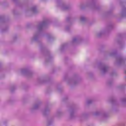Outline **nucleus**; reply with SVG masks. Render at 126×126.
<instances>
[{
	"mask_svg": "<svg viewBox=\"0 0 126 126\" xmlns=\"http://www.w3.org/2000/svg\"><path fill=\"white\" fill-rule=\"evenodd\" d=\"M49 24V20H46L43 21L42 22L39 23L36 27V29L37 30V33L34 34L33 38H32V41H37L39 37H40V34L43 32L44 28L45 26H47Z\"/></svg>",
	"mask_w": 126,
	"mask_h": 126,
	"instance_id": "nucleus-1",
	"label": "nucleus"
},
{
	"mask_svg": "<svg viewBox=\"0 0 126 126\" xmlns=\"http://www.w3.org/2000/svg\"><path fill=\"white\" fill-rule=\"evenodd\" d=\"M99 68L100 69L102 74H105L108 70H109V67L107 65L99 63L98 64Z\"/></svg>",
	"mask_w": 126,
	"mask_h": 126,
	"instance_id": "nucleus-2",
	"label": "nucleus"
},
{
	"mask_svg": "<svg viewBox=\"0 0 126 126\" xmlns=\"http://www.w3.org/2000/svg\"><path fill=\"white\" fill-rule=\"evenodd\" d=\"M120 5L122 7V11L121 13V15L122 17H126V8L125 5H126V3L122 2L121 3Z\"/></svg>",
	"mask_w": 126,
	"mask_h": 126,
	"instance_id": "nucleus-3",
	"label": "nucleus"
},
{
	"mask_svg": "<svg viewBox=\"0 0 126 126\" xmlns=\"http://www.w3.org/2000/svg\"><path fill=\"white\" fill-rule=\"evenodd\" d=\"M57 5L61 8L62 10H68V9L70 8L69 6H66L65 4L63 3L58 2Z\"/></svg>",
	"mask_w": 126,
	"mask_h": 126,
	"instance_id": "nucleus-4",
	"label": "nucleus"
},
{
	"mask_svg": "<svg viewBox=\"0 0 126 126\" xmlns=\"http://www.w3.org/2000/svg\"><path fill=\"white\" fill-rule=\"evenodd\" d=\"M100 115H102L103 119L108 118V114L106 113H101L100 111H96L93 113V115L95 117H98V116H100Z\"/></svg>",
	"mask_w": 126,
	"mask_h": 126,
	"instance_id": "nucleus-5",
	"label": "nucleus"
},
{
	"mask_svg": "<svg viewBox=\"0 0 126 126\" xmlns=\"http://www.w3.org/2000/svg\"><path fill=\"white\" fill-rule=\"evenodd\" d=\"M21 73L24 75H27V76H31L32 75V72L28 69H22L21 70Z\"/></svg>",
	"mask_w": 126,
	"mask_h": 126,
	"instance_id": "nucleus-6",
	"label": "nucleus"
},
{
	"mask_svg": "<svg viewBox=\"0 0 126 126\" xmlns=\"http://www.w3.org/2000/svg\"><path fill=\"white\" fill-rule=\"evenodd\" d=\"M125 63V59L122 57H118L116 59V63L117 64H123Z\"/></svg>",
	"mask_w": 126,
	"mask_h": 126,
	"instance_id": "nucleus-7",
	"label": "nucleus"
},
{
	"mask_svg": "<svg viewBox=\"0 0 126 126\" xmlns=\"http://www.w3.org/2000/svg\"><path fill=\"white\" fill-rule=\"evenodd\" d=\"M67 83L69 85H76L77 84V80L75 78L70 79L67 81Z\"/></svg>",
	"mask_w": 126,
	"mask_h": 126,
	"instance_id": "nucleus-8",
	"label": "nucleus"
},
{
	"mask_svg": "<svg viewBox=\"0 0 126 126\" xmlns=\"http://www.w3.org/2000/svg\"><path fill=\"white\" fill-rule=\"evenodd\" d=\"M51 111V108L49 107L48 106L45 107L44 109L42 111L43 114L44 115V116H46L47 114H48V113H50Z\"/></svg>",
	"mask_w": 126,
	"mask_h": 126,
	"instance_id": "nucleus-9",
	"label": "nucleus"
},
{
	"mask_svg": "<svg viewBox=\"0 0 126 126\" xmlns=\"http://www.w3.org/2000/svg\"><path fill=\"white\" fill-rule=\"evenodd\" d=\"M40 102L35 103L31 109L32 112H33V111H34V110H37V109H39V107H40Z\"/></svg>",
	"mask_w": 126,
	"mask_h": 126,
	"instance_id": "nucleus-10",
	"label": "nucleus"
},
{
	"mask_svg": "<svg viewBox=\"0 0 126 126\" xmlns=\"http://www.w3.org/2000/svg\"><path fill=\"white\" fill-rule=\"evenodd\" d=\"M80 40L81 39L78 37H74L72 40V43L73 44H75V43L77 44L79 42Z\"/></svg>",
	"mask_w": 126,
	"mask_h": 126,
	"instance_id": "nucleus-11",
	"label": "nucleus"
},
{
	"mask_svg": "<svg viewBox=\"0 0 126 126\" xmlns=\"http://www.w3.org/2000/svg\"><path fill=\"white\" fill-rule=\"evenodd\" d=\"M31 10L32 11V12H33V13H37V12H38L36 6H33L32 7Z\"/></svg>",
	"mask_w": 126,
	"mask_h": 126,
	"instance_id": "nucleus-12",
	"label": "nucleus"
},
{
	"mask_svg": "<svg viewBox=\"0 0 126 126\" xmlns=\"http://www.w3.org/2000/svg\"><path fill=\"white\" fill-rule=\"evenodd\" d=\"M67 45L66 44H63L61 46V47L60 48L61 51H63L65 48H66Z\"/></svg>",
	"mask_w": 126,
	"mask_h": 126,
	"instance_id": "nucleus-13",
	"label": "nucleus"
},
{
	"mask_svg": "<svg viewBox=\"0 0 126 126\" xmlns=\"http://www.w3.org/2000/svg\"><path fill=\"white\" fill-rule=\"evenodd\" d=\"M70 118L73 119V118H74V111H73V110H70Z\"/></svg>",
	"mask_w": 126,
	"mask_h": 126,
	"instance_id": "nucleus-14",
	"label": "nucleus"
},
{
	"mask_svg": "<svg viewBox=\"0 0 126 126\" xmlns=\"http://www.w3.org/2000/svg\"><path fill=\"white\" fill-rule=\"evenodd\" d=\"M80 21H81V22H85V21H86V17L84 16H81Z\"/></svg>",
	"mask_w": 126,
	"mask_h": 126,
	"instance_id": "nucleus-15",
	"label": "nucleus"
},
{
	"mask_svg": "<svg viewBox=\"0 0 126 126\" xmlns=\"http://www.w3.org/2000/svg\"><path fill=\"white\" fill-rule=\"evenodd\" d=\"M55 116L57 118H59V117H61V116H62V112H61V111H57V112L56 113V114Z\"/></svg>",
	"mask_w": 126,
	"mask_h": 126,
	"instance_id": "nucleus-16",
	"label": "nucleus"
},
{
	"mask_svg": "<svg viewBox=\"0 0 126 126\" xmlns=\"http://www.w3.org/2000/svg\"><path fill=\"white\" fill-rule=\"evenodd\" d=\"M109 102L111 103V104H114L115 102H116V100H115V98H114V97H111L109 99Z\"/></svg>",
	"mask_w": 126,
	"mask_h": 126,
	"instance_id": "nucleus-17",
	"label": "nucleus"
},
{
	"mask_svg": "<svg viewBox=\"0 0 126 126\" xmlns=\"http://www.w3.org/2000/svg\"><path fill=\"white\" fill-rule=\"evenodd\" d=\"M93 101L91 99L88 100L87 101V105H90V104H92Z\"/></svg>",
	"mask_w": 126,
	"mask_h": 126,
	"instance_id": "nucleus-18",
	"label": "nucleus"
},
{
	"mask_svg": "<svg viewBox=\"0 0 126 126\" xmlns=\"http://www.w3.org/2000/svg\"><path fill=\"white\" fill-rule=\"evenodd\" d=\"M112 84H113V82H112V81L107 82V85L108 86H111V85H112Z\"/></svg>",
	"mask_w": 126,
	"mask_h": 126,
	"instance_id": "nucleus-19",
	"label": "nucleus"
},
{
	"mask_svg": "<svg viewBox=\"0 0 126 126\" xmlns=\"http://www.w3.org/2000/svg\"><path fill=\"white\" fill-rule=\"evenodd\" d=\"M82 118H86L87 117V114L84 113L81 116Z\"/></svg>",
	"mask_w": 126,
	"mask_h": 126,
	"instance_id": "nucleus-20",
	"label": "nucleus"
},
{
	"mask_svg": "<svg viewBox=\"0 0 126 126\" xmlns=\"http://www.w3.org/2000/svg\"><path fill=\"white\" fill-rule=\"evenodd\" d=\"M103 35L102 32H100L98 33H97V37H101Z\"/></svg>",
	"mask_w": 126,
	"mask_h": 126,
	"instance_id": "nucleus-21",
	"label": "nucleus"
},
{
	"mask_svg": "<svg viewBox=\"0 0 126 126\" xmlns=\"http://www.w3.org/2000/svg\"><path fill=\"white\" fill-rule=\"evenodd\" d=\"M122 103H126V98H123L121 100Z\"/></svg>",
	"mask_w": 126,
	"mask_h": 126,
	"instance_id": "nucleus-22",
	"label": "nucleus"
},
{
	"mask_svg": "<svg viewBox=\"0 0 126 126\" xmlns=\"http://www.w3.org/2000/svg\"><path fill=\"white\" fill-rule=\"evenodd\" d=\"M14 89H15V88L14 87H12V88H11V92H13V91H14Z\"/></svg>",
	"mask_w": 126,
	"mask_h": 126,
	"instance_id": "nucleus-23",
	"label": "nucleus"
},
{
	"mask_svg": "<svg viewBox=\"0 0 126 126\" xmlns=\"http://www.w3.org/2000/svg\"><path fill=\"white\" fill-rule=\"evenodd\" d=\"M47 125L48 126H50V125H52V122L50 121H48V123H47Z\"/></svg>",
	"mask_w": 126,
	"mask_h": 126,
	"instance_id": "nucleus-24",
	"label": "nucleus"
},
{
	"mask_svg": "<svg viewBox=\"0 0 126 126\" xmlns=\"http://www.w3.org/2000/svg\"><path fill=\"white\" fill-rule=\"evenodd\" d=\"M65 30H66V31H69V27H66Z\"/></svg>",
	"mask_w": 126,
	"mask_h": 126,
	"instance_id": "nucleus-25",
	"label": "nucleus"
},
{
	"mask_svg": "<svg viewBox=\"0 0 126 126\" xmlns=\"http://www.w3.org/2000/svg\"><path fill=\"white\" fill-rule=\"evenodd\" d=\"M70 20V17H68L66 19V21H69Z\"/></svg>",
	"mask_w": 126,
	"mask_h": 126,
	"instance_id": "nucleus-26",
	"label": "nucleus"
},
{
	"mask_svg": "<svg viewBox=\"0 0 126 126\" xmlns=\"http://www.w3.org/2000/svg\"><path fill=\"white\" fill-rule=\"evenodd\" d=\"M113 28V25H111L109 27V29H112Z\"/></svg>",
	"mask_w": 126,
	"mask_h": 126,
	"instance_id": "nucleus-27",
	"label": "nucleus"
},
{
	"mask_svg": "<svg viewBox=\"0 0 126 126\" xmlns=\"http://www.w3.org/2000/svg\"><path fill=\"white\" fill-rule=\"evenodd\" d=\"M115 54H116V53H113L112 54H111L110 56H114V55H115Z\"/></svg>",
	"mask_w": 126,
	"mask_h": 126,
	"instance_id": "nucleus-28",
	"label": "nucleus"
},
{
	"mask_svg": "<svg viewBox=\"0 0 126 126\" xmlns=\"http://www.w3.org/2000/svg\"><path fill=\"white\" fill-rule=\"evenodd\" d=\"M2 17L1 16H0V20H2Z\"/></svg>",
	"mask_w": 126,
	"mask_h": 126,
	"instance_id": "nucleus-29",
	"label": "nucleus"
},
{
	"mask_svg": "<svg viewBox=\"0 0 126 126\" xmlns=\"http://www.w3.org/2000/svg\"><path fill=\"white\" fill-rule=\"evenodd\" d=\"M17 37L16 36H15L14 37V40H15V39H16Z\"/></svg>",
	"mask_w": 126,
	"mask_h": 126,
	"instance_id": "nucleus-30",
	"label": "nucleus"
},
{
	"mask_svg": "<svg viewBox=\"0 0 126 126\" xmlns=\"http://www.w3.org/2000/svg\"><path fill=\"white\" fill-rule=\"evenodd\" d=\"M13 1H17V0H12Z\"/></svg>",
	"mask_w": 126,
	"mask_h": 126,
	"instance_id": "nucleus-31",
	"label": "nucleus"
},
{
	"mask_svg": "<svg viewBox=\"0 0 126 126\" xmlns=\"http://www.w3.org/2000/svg\"><path fill=\"white\" fill-rule=\"evenodd\" d=\"M114 74H115V73H112L111 74V75H114Z\"/></svg>",
	"mask_w": 126,
	"mask_h": 126,
	"instance_id": "nucleus-32",
	"label": "nucleus"
},
{
	"mask_svg": "<svg viewBox=\"0 0 126 126\" xmlns=\"http://www.w3.org/2000/svg\"><path fill=\"white\" fill-rule=\"evenodd\" d=\"M4 32V31H3V30H2V32Z\"/></svg>",
	"mask_w": 126,
	"mask_h": 126,
	"instance_id": "nucleus-33",
	"label": "nucleus"
},
{
	"mask_svg": "<svg viewBox=\"0 0 126 126\" xmlns=\"http://www.w3.org/2000/svg\"><path fill=\"white\" fill-rule=\"evenodd\" d=\"M48 39H50V37L48 36Z\"/></svg>",
	"mask_w": 126,
	"mask_h": 126,
	"instance_id": "nucleus-34",
	"label": "nucleus"
},
{
	"mask_svg": "<svg viewBox=\"0 0 126 126\" xmlns=\"http://www.w3.org/2000/svg\"><path fill=\"white\" fill-rule=\"evenodd\" d=\"M110 14V12H108V14Z\"/></svg>",
	"mask_w": 126,
	"mask_h": 126,
	"instance_id": "nucleus-35",
	"label": "nucleus"
}]
</instances>
